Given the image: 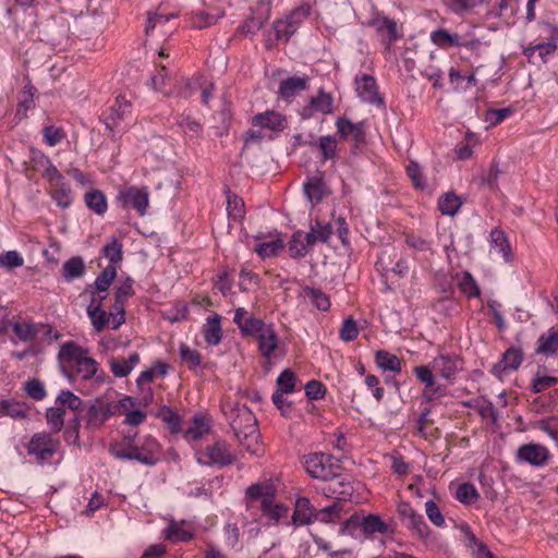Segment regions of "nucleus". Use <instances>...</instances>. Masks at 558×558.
Returning <instances> with one entry per match:
<instances>
[{"label":"nucleus","mask_w":558,"mask_h":558,"mask_svg":"<svg viewBox=\"0 0 558 558\" xmlns=\"http://www.w3.org/2000/svg\"><path fill=\"white\" fill-rule=\"evenodd\" d=\"M310 234L313 239L314 245L317 242L326 243L330 235L332 234V227L329 222H324L319 219H316L313 223L310 226Z\"/></svg>","instance_id":"58836bf2"},{"label":"nucleus","mask_w":558,"mask_h":558,"mask_svg":"<svg viewBox=\"0 0 558 558\" xmlns=\"http://www.w3.org/2000/svg\"><path fill=\"white\" fill-rule=\"evenodd\" d=\"M333 111V98L330 94L319 90L317 96L312 97L307 105L301 110L303 119H310L316 114H329Z\"/></svg>","instance_id":"f3484780"},{"label":"nucleus","mask_w":558,"mask_h":558,"mask_svg":"<svg viewBox=\"0 0 558 558\" xmlns=\"http://www.w3.org/2000/svg\"><path fill=\"white\" fill-rule=\"evenodd\" d=\"M359 336V328L356 322L352 317H348L343 320L342 326L339 330V337L344 342L353 341Z\"/></svg>","instance_id":"13d9d810"},{"label":"nucleus","mask_w":558,"mask_h":558,"mask_svg":"<svg viewBox=\"0 0 558 558\" xmlns=\"http://www.w3.org/2000/svg\"><path fill=\"white\" fill-rule=\"evenodd\" d=\"M59 448L60 441L47 432L34 434L26 446L27 454L40 465L50 464Z\"/></svg>","instance_id":"39448f33"},{"label":"nucleus","mask_w":558,"mask_h":558,"mask_svg":"<svg viewBox=\"0 0 558 558\" xmlns=\"http://www.w3.org/2000/svg\"><path fill=\"white\" fill-rule=\"evenodd\" d=\"M429 37L432 43L440 49H449L451 47L475 49L480 45V40L476 38L462 39L458 34L449 33L442 27L433 31Z\"/></svg>","instance_id":"9d476101"},{"label":"nucleus","mask_w":558,"mask_h":558,"mask_svg":"<svg viewBox=\"0 0 558 558\" xmlns=\"http://www.w3.org/2000/svg\"><path fill=\"white\" fill-rule=\"evenodd\" d=\"M288 124L287 117L275 110H266L265 112L257 113L252 118V125L254 128L268 130L274 133H279L286 130Z\"/></svg>","instance_id":"2eb2a0df"},{"label":"nucleus","mask_w":558,"mask_h":558,"mask_svg":"<svg viewBox=\"0 0 558 558\" xmlns=\"http://www.w3.org/2000/svg\"><path fill=\"white\" fill-rule=\"evenodd\" d=\"M118 201L123 208H134L141 216H144L149 204V193L147 187L130 186L119 192Z\"/></svg>","instance_id":"1a4fd4ad"},{"label":"nucleus","mask_w":558,"mask_h":558,"mask_svg":"<svg viewBox=\"0 0 558 558\" xmlns=\"http://www.w3.org/2000/svg\"><path fill=\"white\" fill-rule=\"evenodd\" d=\"M203 335L208 344L216 345L221 341V317L218 314H214L206 319V324L203 327Z\"/></svg>","instance_id":"bb28decb"},{"label":"nucleus","mask_w":558,"mask_h":558,"mask_svg":"<svg viewBox=\"0 0 558 558\" xmlns=\"http://www.w3.org/2000/svg\"><path fill=\"white\" fill-rule=\"evenodd\" d=\"M371 25L375 28L377 35L381 38V41L387 46L400 37L397 23L389 17L377 16L372 20Z\"/></svg>","instance_id":"aec40b11"},{"label":"nucleus","mask_w":558,"mask_h":558,"mask_svg":"<svg viewBox=\"0 0 558 558\" xmlns=\"http://www.w3.org/2000/svg\"><path fill=\"white\" fill-rule=\"evenodd\" d=\"M122 243L116 238L111 236L108 243L102 247V255L109 259L110 265L116 266L123 258Z\"/></svg>","instance_id":"ea45409f"},{"label":"nucleus","mask_w":558,"mask_h":558,"mask_svg":"<svg viewBox=\"0 0 558 558\" xmlns=\"http://www.w3.org/2000/svg\"><path fill=\"white\" fill-rule=\"evenodd\" d=\"M62 373L68 378H73V374L87 380L95 377L97 380L104 378L102 372L98 375V363L95 359L87 355V350L69 341L61 345L58 354Z\"/></svg>","instance_id":"f03ea898"},{"label":"nucleus","mask_w":558,"mask_h":558,"mask_svg":"<svg viewBox=\"0 0 558 558\" xmlns=\"http://www.w3.org/2000/svg\"><path fill=\"white\" fill-rule=\"evenodd\" d=\"M405 526L412 530L418 537L426 538L429 533V529L425 523L423 517L420 513H415L414 517L403 522Z\"/></svg>","instance_id":"5fc2aeb1"},{"label":"nucleus","mask_w":558,"mask_h":558,"mask_svg":"<svg viewBox=\"0 0 558 558\" xmlns=\"http://www.w3.org/2000/svg\"><path fill=\"white\" fill-rule=\"evenodd\" d=\"M85 269L86 267L83 258L80 256H74L63 264L62 276L68 282H70L74 279L83 277Z\"/></svg>","instance_id":"f704fd0d"},{"label":"nucleus","mask_w":558,"mask_h":558,"mask_svg":"<svg viewBox=\"0 0 558 558\" xmlns=\"http://www.w3.org/2000/svg\"><path fill=\"white\" fill-rule=\"evenodd\" d=\"M24 263L23 257L16 251H9L0 255V266L13 269L21 267Z\"/></svg>","instance_id":"338daca9"},{"label":"nucleus","mask_w":558,"mask_h":558,"mask_svg":"<svg viewBox=\"0 0 558 558\" xmlns=\"http://www.w3.org/2000/svg\"><path fill=\"white\" fill-rule=\"evenodd\" d=\"M246 496L250 499L248 507H252L253 502L259 500L262 504V500H264L266 496H274V494L270 492L268 486L263 484H254L247 488Z\"/></svg>","instance_id":"052dcab7"},{"label":"nucleus","mask_w":558,"mask_h":558,"mask_svg":"<svg viewBox=\"0 0 558 558\" xmlns=\"http://www.w3.org/2000/svg\"><path fill=\"white\" fill-rule=\"evenodd\" d=\"M456 497L460 502L469 505L478 498V493L473 484L463 483L458 486Z\"/></svg>","instance_id":"6e6d98bb"},{"label":"nucleus","mask_w":558,"mask_h":558,"mask_svg":"<svg viewBox=\"0 0 558 558\" xmlns=\"http://www.w3.org/2000/svg\"><path fill=\"white\" fill-rule=\"evenodd\" d=\"M184 525V521L177 522L172 520L163 531L165 538L173 543L187 542L192 539L194 537V533L191 530L185 529Z\"/></svg>","instance_id":"c756f323"},{"label":"nucleus","mask_w":558,"mask_h":558,"mask_svg":"<svg viewBox=\"0 0 558 558\" xmlns=\"http://www.w3.org/2000/svg\"><path fill=\"white\" fill-rule=\"evenodd\" d=\"M283 248V243L281 240H276L271 242L262 243L256 247L257 254L262 258L272 257L278 254L279 251Z\"/></svg>","instance_id":"e2e57ef3"},{"label":"nucleus","mask_w":558,"mask_h":558,"mask_svg":"<svg viewBox=\"0 0 558 558\" xmlns=\"http://www.w3.org/2000/svg\"><path fill=\"white\" fill-rule=\"evenodd\" d=\"M131 102L124 96H118L113 105L109 107L108 112L102 114V122L106 129L119 133L122 129L120 128V122L131 113Z\"/></svg>","instance_id":"9b49d317"},{"label":"nucleus","mask_w":558,"mask_h":558,"mask_svg":"<svg viewBox=\"0 0 558 558\" xmlns=\"http://www.w3.org/2000/svg\"><path fill=\"white\" fill-rule=\"evenodd\" d=\"M196 461L199 464L208 466H227L234 462L235 458L231 453L229 446L223 440H218L207 446L204 450L196 452Z\"/></svg>","instance_id":"0eeeda50"},{"label":"nucleus","mask_w":558,"mask_h":558,"mask_svg":"<svg viewBox=\"0 0 558 558\" xmlns=\"http://www.w3.org/2000/svg\"><path fill=\"white\" fill-rule=\"evenodd\" d=\"M105 296L93 293L92 301L87 306V315L96 331H101L109 324V314L102 308Z\"/></svg>","instance_id":"a211bd4d"},{"label":"nucleus","mask_w":558,"mask_h":558,"mask_svg":"<svg viewBox=\"0 0 558 558\" xmlns=\"http://www.w3.org/2000/svg\"><path fill=\"white\" fill-rule=\"evenodd\" d=\"M310 14L311 7L308 4H302L287 15L286 19L277 21L274 24L277 38H284V40L288 41Z\"/></svg>","instance_id":"6e6552de"},{"label":"nucleus","mask_w":558,"mask_h":558,"mask_svg":"<svg viewBox=\"0 0 558 558\" xmlns=\"http://www.w3.org/2000/svg\"><path fill=\"white\" fill-rule=\"evenodd\" d=\"M64 410L61 408L52 407L46 412L47 424L53 433H59L64 424Z\"/></svg>","instance_id":"49530a36"},{"label":"nucleus","mask_w":558,"mask_h":558,"mask_svg":"<svg viewBox=\"0 0 558 558\" xmlns=\"http://www.w3.org/2000/svg\"><path fill=\"white\" fill-rule=\"evenodd\" d=\"M461 206V198L452 192L445 193L439 197L438 201V209L442 215L447 216H454Z\"/></svg>","instance_id":"e433bc0d"},{"label":"nucleus","mask_w":558,"mask_h":558,"mask_svg":"<svg viewBox=\"0 0 558 558\" xmlns=\"http://www.w3.org/2000/svg\"><path fill=\"white\" fill-rule=\"evenodd\" d=\"M85 205L96 215H104L108 209L107 197L100 190H90L85 193Z\"/></svg>","instance_id":"7c9ffc66"},{"label":"nucleus","mask_w":558,"mask_h":558,"mask_svg":"<svg viewBox=\"0 0 558 558\" xmlns=\"http://www.w3.org/2000/svg\"><path fill=\"white\" fill-rule=\"evenodd\" d=\"M523 361V352L519 348L511 347L502 354L499 362L493 365L492 373L499 379L511 372L517 371Z\"/></svg>","instance_id":"ddd939ff"},{"label":"nucleus","mask_w":558,"mask_h":558,"mask_svg":"<svg viewBox=\"0 0 558 558\" xmlns=\"http://www.w3.org/2000/svg\"><path fill=\"white\" fill-rule=\"evenodd\" d=\"M375 362L377 366L384 371L400 372L401 361L395 354L379 350L376 352Z\"/></svg>","instance_id":"4c0bfd02"},{"label":"nucleus","mask_w":558,"mask_h":558,"mask_svg":"<svg viewBox=\"0 0 558 558\" xmlns=\"http://www.w3.org/2000/svg\"><path fill=\"white\" fill-rule=\"evenodd\" d=\"M405 526L412 530L418 537L426 538L429 533V529L425 523L423 517L420 513H415L414 517L403 522Z\"/></svg>","instance_id":"864d4df0"},{"label":"nucleus","mask_w":558,"mask_h":558,"mask_svg":"<svg viewBox=\"0 0 558 558\" xmlns=\"http://www.w3.org/2000/svg\"><path fill=\"white\" fill-rule=\"evenodd\" d=\"M558 351V329L550 328L542 333L537 340L536 352L551 355Z\"/></svg>","instance_id":"2f4dec72"},{"label":"nucleus","mask_w":558,"mask_h":558,"mask_svg":"<svg viewBox=\"0 0 558 558\" xmlns=\"http://www.w3.org/2000/svg\"><path fill=\"white\" fill-rule=\"evenodd\" d=\"M169 77L166 65H159L157 74L151 77L153 87L166 95L172 94L173 92L167 88Z\"/></svg>","instance_id":"680f3d73"},{"label":"nucleus","mask_w":558,"mask_h":558,"mask_svg":"<svg viewBox=\"0 0 558 558\" xmlns=\"http://www.w3.org/2000/svg\"><path fill=\"white\" fill-rule=\"evenodd\" d=\"M463 360L456 354H439L432 361V368L442 378L451 380L463 369Z\"/></svg>","instance_id":"4468645a"},{"label":"nucleus","mask_w":558,"mask_h":558,"mask_svg":"<svg viewBox=\"0 0 558 558\" xmlns=\"http://www.w3.org/2000/svg\"><path fill=\"white\" fill-rule=\"evenodd\" d=\"M407 174L411 179L412 184L414 185L415 189L424 190L427 186L422 169L416 161H409L407 166Z\"/></svg>","instance_id":"3c124183"},{"label":"nucleus","mask_w":558,"mask_h":558,"mask_svg":"<svg viewBox=\"0 0 558 558\" xmlns=\"http://www.w3.org/2000/svg\"><path fill=\"white\" fill-rule=\"evenodd\" d=\"M210 425L203 417H195L191 426L185 430L184 437L187 440H197L209 433Z\"/></svg>","instance_id":"79ce46f5"},{"label":"nucleus","mask_w":558,"mask_h":558,"mask_svg":"<svg viewBox=\"0 0 558 558\" xmlns=\"http://www.w3.org/2000/svg\"><path fill=\"white\" fill-rule=\"evenodd\" d=\"M312 234L310 232L296 231L289 242V252L291 257L300 258L306 256L314 246Z\"/></svg>","instance_id":"4be33fe9"},{"label":"nucleus","mask_w":558,"mask_h":558,"mask_svg":"<svg viewBox=\"0 0 558 558\" xmlns=\"http://www.w3.org/2000/svg\"><path fill=\"white\" fill-rule=\"evenodd\" d=\"M259 507L263 515L267 517L272 524H277L289 512V508L286 505L275 501V495L266 496Z\"/></svg>","instance_id":"5701e85b"},{"label":"nucleus","mask_w":558,"mask_h":558,"mask_svg":"<svg viewBox=\"0 0 558 558\" xmlns=\"http://www.w3.org/2000/svg\"><path fill=\"white\" fill-rule=\"evenodd\" d=\"M295 374L291 369H284L277 378V391L291 393L295 387Z\"/></svg>","instance_id":"603ef678"},{"label":"nucleus","mask_w":558,"mask_h":558,"mask_svg":"<svg viewBox=\"0 0 558 558\" xmlns=\"http://www.w3.org/2000/svg\"><path fill=\"white\" fill-rule=\"evenodd\" d=\"M395 532L391 523L384 521L378 514H352L341 526V533L352 536H373L375 534L388 535Z\"/></svg>","instance_id":"20e7f679"},{"label":"nucleus","mask_w":558,"mask_h":558,"mask_svg":"<svg viewBox=\"0 0 558 558\" xmlns=\"http://www.w3.org/2000/svg\"><path fill=\"white\" fill-rule=\"evenodd\" d=\"M303 191L311 202H320L325 194L323 174L319 173V175L308 178L303 184Z\"/></svg>","instance_id":"473e14b6"},{"label":"nucleus","mask_w":558,"mask_h":558,"mask_svg":"<svg viewBox=\"0 0 558 558\" xmlns=\"http://www.w3.org/2000/svg\"><path fill=\"white\" fill-rule=\"evenodd\" d=\"M341 507L338 502H333L332 505L325 507L320 510H316L315 521H320L323 523L335 522L340 518Z\"/></svg>","instance_id":"09e8293b"},{"label":"nucleus","mask_w":558,"mask_h":558,"mask_svg":"<svg viewBox=\"0 0 558 558\" xmlns=\"http://www.w3.org/2000/svg\"><path fill=\"white\" fill-rule=\"evenodd\" d=\"M492 248L495 253L501 254L508 260L510 245L504 231L495 229L490 232Z\"/></svg>","instance_id":"a19ab883"},{"label":"nucleus","mask_w":558,"mask_h":558,"mask_svg":"<svg viewBox=\"0 0 558 558\" xmlns=\"http://www.w3.org/2000/svg\"><path fill=\"white\" fill-rule=\"evenodd\" d=\"M5 324L8 325V328L9 327L12 328L13 332L21 341H24V342L33 341L37 337L38 329L36 328V326L33 323L5 322Z\"/></svg>","instance_id":"c9c22d12"},{"label":"nucleus","mask_w":558,"mask_h":558,"mask_svg":"<svg viewBox=\"0 0 558 558\" xmlns=\"http://www.w3.org/2000/svg\"><path fill=\"white\" fill-rule=\"evenodd\" d=\"M316 509L306 497L296 499L292 514V524L295 526L310 525L315 522Z\"/></svg>","instance_id":"6ab92c4d"},{"label":"nucleus","mask_w":558,"mask_h":558,"mask_svg":"<svg viewBox=\"0 0 558 558\" xmlns=\"http://www.w3.org/2000/svg\"><path fill=\"white\" fill-rule=\"evenodd\" d=\"M227 211L233 220H240L244 216V202L238 195L227 192Z\"/></svg>","instance_id":"c03bdc74"},{"label":"nucleus","mask_w":558,"mask_h":558,"mask_svg":"<svg viewBox=\"0 0 558 558\" xmlns=\"http://www.w3.org/2000/svg\"><path fill=\"white\" fill-rule=\"evenodd\" d=\"M57 402L61 403L63 407L69 408L70 410H78L82 405L81 398L70 390H61L57 398Z\"/></svg>","instance_id":"69168bd1"},{"label":"nucleus","mask_w":558,"mask_h":558,"mask_svg":"<svg viewBox=\"0 0 558 558\" xmlns=\"http://www.w3.org/2000/svg\"><path fill=\"white\" fill-rule=\"evenodd\" d=\"M50 195L61 208H68L73 203L72 190L64 180L50 186Z\"/></svg>","instance_id":"cd10ccee"},{"label":"nucleus","mask_w":558,"mask_h":558,"mask_svg":"<svg viewBox=\"0 0 558 558\" xmlns=\"http://www.w3.org/2000/svg\"><path fill=\"white\" fill-rule=\"evenodd\" d=\"M180 356H181V360L185 364H187L189 367H191V368H196L197 366L201 365V362H202L201 354L197 351L192 350L191 348H189L185 344H182L180 347Z\"/></svg>","instance_id":"0e129e2a"},{"label":"nucleus","mask_w":558,"mask_h":558,"mask_svg":"<svg viewBox=\"0 0 558 558\" xmlns=\"http://www.w3.org/2000/svg\"><path fill=\"white\" fill-rule=\"evenodd\" d=\"M117 276V269L113 265H108L95 280L97 292H106Z\"/></svg>","instance_id":"de8ad7c7"},{"label":"nucleus","mask_w":558,"mask_h":558,"mask_svg":"<svg viewBox=\"0 0 558 558\" xmlns=\"http://www.w3.org/2000/svg\"><path fill=\"white\" fill-rule=\"evenodd\" d=\"M267 325L264 324L262 319L254 317L253 315H248L243 322L242 327L240 328L242 335L244 336H258Z\"/></svg>","instance_id":"8fccbe9b"},{"label":"nucleus","mask_w":558,"mask_h":558,"mask_svg":"<svg viewBox=\"0 0 558 558\" xmlns=\"http://www.w3.org/2000/svg\"><path fill=\"white\" fill-rule=\"evenodd\" d=\"M310 78L307 76H292L283 80L279 84L278 95L284 100L290 101L301 92L308 88Z\"/></svg>","instance_id":"412c9836"},{"label":"nucleus","mask_w":558,"mask_h":558,"mask_svg":"<svg viewBox=\"0 0 558 558\" xmlns=\"http://www.w3.org/2000/svg\"><path fill=\"white\" fill-rule=\"evenodd\" d=\"M337 129L342 137H352L353 140H361L365 136L366 123L364 121L353 123L345 117L337 120Z\"/></svg>","instance_id":"a878e982"},{"label":"nucleus","mask_w":558,"mask_h":558,"mask_svg":"<svg viewBox=\"0 0 558 558\" xmlns=\"http://www.w3.org/2000/svg\"><path fill=\"white\" fill-rule=\"evenodd\" d=\"M301 295L319 311L330 308L329 296L320 289L306 286L302 289Z\"/></svg>","instance_id":"c85d7f7f"},{"label":"nucleus","mask_w":558,"mask_h":558,"mask_svg":"<svg viewBox=\"0 0 558 558\" xmlns=\"http://www.w3.org/2000/svg\"><path fill=\"white\" fill-rule=\"evenodd\" d=\"M257 340L260 354L269 360L279 345V339L274 327L271 325H268L257 336Z\"/></svg>","instance_id":"b1692460"},{"label":"nucleus","mask_w":558,"mask_h":558,"mask_svg":"<svg viewBox=\"0 0 558 558\" xmlns=\"http://www.w3.org/2000/svg\"><path fill=\"white\" fill-rule=\"evenodd\" d=\"M355 90L362 101L384 107V99L379 95L376 80L372 75H357L355 77Z\"/></svg>","instance_id":"f8f14e48"},{"label":"nucleus","mask_w":558,"mask_h":558,"mask_svg":"<svg viewBox=\"0 0 558 558\" xmlns=\"http://www.w3.org/2000/svg\"><path fill=\"white\" fill-rule=\"evenodd\" d=\"M458 286L461 292L464 293L468 298H477L481 294L476 281L468 271L462 274L461 278L459 279Z\"/></svg>","instance_id":"a18cd8bd"},{"label":"nucleus","mask_w":558,"mask_h":558,"mask_svg":"<svg viewBox=\"0 0 558 558\" xmlns=\"http://www.w3.org/2000/svg\"><path fill=\"white\" fill-rule=\"evenodd\" d=\"M25 390L34 400H43L46 396V390L43 383L38 379H31L25 383Z\"/></svg>","instance_id":"774afa93"},{"label":"nucleus","mask_w":558,"mask_h":558,"mask_svg":"<svg viewBox=\"0 0 558 558\" xmlns=\"http://www.w3.org/2000/svg\"><path fill=\"white\" fill-rule=\"evenodd\" d=\"M444 396H446V388L437 384L435 380L433 381L432 386H425L421 396V400L422 403H429L432 401L442 398Z\"/></svg>","instance_id":"bf43d9fd"},{"label":"nucleus","mask_w":558,"mask_h":558,"mask_svg":"<svg viewBox=\"0 0 558 558\" xmlns=\"http://www.w3.org/2000/svg\"><path fill=\"white\" fill-rule=\"evenodd\" d=\"M304 468L314 478L322 481H331L339 476L340 465L336 463L331 456L325 453H310L304 457Z\"/></svg>","instance_id":"423d86ee"},{"label":"nucleus","mask_w":558,"mask_h":558,"mask_svg":"<svg viewBox=\"0 0 558 558\" xmlns=\"http://www.w3.org/2000/svg\"><path fill=\"white\" fill-rule=\"evenodd\" d=\"M558 33L551 32V35L547 38V41L535 44L538 56L543 62H546V58L553 54L557 49Z\"/></svg>","instance_id":"4d7b16f0"},{"label":"nucleus","mask_w":558,"mask_h":558,"mask_svg":"<svg viewBox=\"0 0 558 558\" xmlns=\"http://www.w3.org/2000/svg\"><path fill=\"white\" fill-rule=\"evenodd\" d=\"M269 19V9L266 8L265 13L259 15H253L247 17L238 28V32L242 35H255L259 29L264 27Z\"/></svg>","instance_id":"72a5a7b5"},{"label":"nucleus","mask_w":558,"mask_h":558,"mask_svg":"<svg viewBox=\"0 0 558 558\" xmlns=\"http://www.w3.org/2000/svg\"><path fill=\"white\" fill-rule=\"evenodd\" d=\"M140 354L134 352L128 359L112 357L109 361L110 369L116 377H126L140 363Z\"/></svg>","instance_id":"393cba45"},{"label":"nucleus","mask_w":558,"mask_h":558,"mask_svg":"<svg viewBox=\"0 0 558 558\" xmlns=\"http://www.w3.org/2000/svg\"><path fill=\"white\" fill-rule=\"evenodd\" d=\"M136 433L125 435L120 442L110 446V453L120 460H135L148 466L159 461L160 445L151 436H145L135 445Z\"/></svg>","instance_id":"7ed1b4c3"},{"label":"nucleus","mask_w":558,"mask_h":558,"mask_svg":"<svg viewBox=\"0 0 558 558\" xmlns=\"http://www.w3.org/2000/svg\"><path fill=\"white\" fill-rule=\"evenodd\" d=\"M518 458L534 466H544L550 458V452L544 445L525 444L518 449Z\"/></svg>","instance_id":"dca6fc26"},{"label":"nucleus","mask_w":558,"mask_h":558,"mask_svg":"<svg viewBox=\"0 0 558 558\" xmlns=\"http://www.w3.org/2000/svg\"><path fill=\"white\" fill-rule=\"evenodd\" d=\"M225 414L230 420V425L238 441L251 453H258L259 432L256 426V417L250 408L239 402H228L222 405Z\"/></svg>","instance_id":"f257e3e1"},{"label":"nucleus","mask_w":558,"mask_h":558,"mask_svg":"<svg viewBox=\"0 0 558 558\" xmlns=\"http://www.w3.org/2000/svg\"><path fill=\"white\" fill-rule=\"evenodd\" d=\"M308 144L310 149L314 154L322 155L323 160L332 159L337 151V142H303Z\"/></svg>","instance_id":"37998d69"}]
</instances>
